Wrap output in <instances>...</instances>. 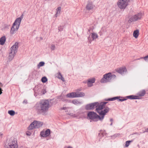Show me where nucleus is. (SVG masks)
<instances>
[{"label": "nucleus", "mask_w": 148, "mask_h": 148, "mask_svg": "<svg viewBox=\"0 0 148 148\" xmlns=\"http://www.w3.org/2000/svg\"><path fill=\"white\" fill-rule=\"evenodd\" d=\"M51 49L52 50H54L55 49V48H56V47L55 46V45H51Z\"/></svg>", "instance_id": "72a5a7b5"}, {"label": "nucleus", "mask_w": 148, "mask_h": 148, "mask_svg": "<svg viewBox=\"0 0 148 148\" xmlns=\"http://www.w3.org/2000/svg\"><path fill=\"white\" fill-rule=\"evenodd\" d=\"M26 134H27V135L29 136V135H30V134H31V133H27H27H26Z\"/></svg>", "instance_id": "ea45409f"}, {"label": "nucleus", "mask_w": 148, "mask_h": 148, "mask_svg": "<svg viewBox=\"0 0 148 148\" xmlns=\"http://www.w3.org/2000/svg\"><path fill=\"white\" fill-rule=\"evenodd\" d=\"M63 29V28L61 27H58V30L59 31H62Z\"/></svg>", "instance_id": "e433bc0d"}, {"label": "nucleus", "mask_w": 148, "mask_h": 148, "mask_svg": "<svg viewBox=\"0 0 148 148\" xmlns=\"http://www.w3.org/2000/svg\"><path fill=\"white\" fill-rule=\"evenodd\" d=\"M18 43L16 42L10 48L11 51L9 53V60H12L14 57L16 53L17 52V50L18 47Z\"/></svg>", "instance_id": "39448f33"}, {"label": "nucleus", "mask_w": 148, "mask_h": 148, "mask_svg": "<svg viewBox=\"0 0 148 148\" xmlns=\"http://www.w3.org/2000/svg\"><path fill=\"white\" fill-rule=\"evenodd\" d=\"M107 134L105 131L101 130L99 133V135L100 137H103L106 136Z\"/></svg>", "instance_id": "aec40b11"}, {"label": "nucleus", "mask_w": 148, "mask_h": 148, "mask_svg": "<svg viewBox=\"0 0 148 148\" xmlns=\"http://www.w3.org/2000/svg\"><path fill=\"white\" fill-rule=\"evenodd\" d=\"M45 135L46 136H48L50 134V130L49 129L47 130L45 132Z\"/></svg>", "instance_id": "a878e982"}, {"label": "nucleus", "mask_w": 148, "mask_h": 148, "mask_svg": "<svg viewBox=\"0 0 148 148\" xmlns=\"http://www.w3.org/2000/svg\"><path fill=\"white\" fill-rule=\"evenodd\" d=\"M49 107V101L46 100L40 101L38 105L36 106L35 109L38 114L46 115Z\"/></svg>", "instance_id": "f257e3e1"}, {"label": "nucleus", "mask_w": 148, "mask_h": 148, "mask_svg": "<svg viewBox=\"0 0 148 148\" xmlns=\"http://www.w3.org/2000/svg\"><path fill=\"white\" fill-rule=\"evenodd\" d=\"M145 132H148V128L146 129L145 131H144L143 133H145Z\"/></svg>", "instance_id": "58836bf2"}, {"label": "nucleus", "mask_w": 148, "mask_h": 148, "mask_svg": "<svg viewBox=\"0 0 148 148\" xmlns=\"http://www.w3.org/2000/svg\"><path fill=\"white\" fill-rule=\"evenodd\" d=\"M2 89L0 87V95H1L2 93Z\"/></svg>", "instance_id": "4c0bfd02"}, {"label": "nucleus", "mask_w": 148, "mask_h": 148, "mask_svg": "<svg viewBox=\"0 0 148 148\" xmlns=\"http://www.w3.org/2000/svg\"><path fill=\"white\" fill-rule=\"evenodd\" d=\"M143 58L144 59V60L145 61H147V60L148 61V55L147 56H145V57H141L140 58L136 59V60H139L140 59H143Z\"/></svg>", "instance_id": "c756f323"}, {"label": "nucleus", "mask_w": 148, "mask_h": 148, "mask_svg": "<svg viewBox=\"0 0 148 148\" xmlns=\"http://www.w3.org/2000/svg\"><path fill=\"white\" fill-rule=\"evenodd\" d=\"M146 94V91L144 90H143L139 92L137 94V95L139 97L144 96Z\"/></svg>", "instance_id": "a211bd4d"}, {"label": "nucleus", "mask_w": 148, "mask_h": 148, "mask_svg": "<svg viewBox=\"0 0 148 148\" xmlns=\"http://www.w3.org/2000/svg\"><path fill=\"white\" fill-rule=\"evenodd\" d=\"M42 125V122L35 121L29 125L28 129L31 130L34 128H38L41 127Z\"/></svg>", "instance_id": "0eeeda50"}, {"label": "nucleus", "mask_w": 148, "mask_h": 148, "mask_svg": "<svg viewBox=\"0 0 148 148\" xmlns=\"http://www.w3.org/2000/svg\"><path fill=\"white\" fill-rule=\"evenodd\" d=\"M138 97V96H134V95H130L129 96H127L126 97L127 98V99H137L138 98L137 97Z\"/></svg>", "instance_id": "4be33fe9"}, {"label": "nucleus", "mask_w": 148, "mask_h": 148, "mask_svg": "<svg viewBox=\"0 0 148 148\" xmlns=\"http://www.w3.org/2000/svg\"><path fill=\"white\" fill-rule=\"evenodd\" d=\"M98 102H95L93 103H90L86 105L85 107V108L86 110H90L93 109L95 108H96L98 107Z\"/></svg>", "instance_id": "9d476101"}, {"label": "nucleus", "mask_w": 148, "mask_h": 148, "mask_svg": "<svg viewBox=\"0 0 148 148\" xmlns=\"http://www.w3.org/2000/svg\"><path fill=\"white\" fill-rule=\"evenodd\" d=\"M129 0H119L117 3V5L121 9H125L128 5V3Z\"/></svg>", "instance_id": "6e6552de"}, {"label": "nucleus", "mask_w": 148, "mask_h": 148, "mask_svg": "<svg viewBox=\"0 0 148 148\" xmlns=\"http://www.w3.org/2000/svg\"><path fill=\"white\" fill-rule=\"evenodd\" d=\"M139 34V31L137 29L134 32L133 35V36L135 38H137Z\"/></svg>", "instance_id": "412c9836"}, {"label": "nucleus", "mask_w": 148, "mask_h": 148, "mask_svg": "<svg viewBox=\"0 0 148 148\" xmlns=\"http://www.w3.org/2000/svg\"><path fill=\"white\" fill-rule=\"evenodd\" d=\"M142 16L143 14L142 13H138L131 17L129 20L128 22L129 23H131L132 22L136 21L141 19Z\"/></svg>", "instance_id": "1a4fd4ad"}, {"label": "nucleus", "mask_w": 148, "mask_h": 148, "mask_svg": "<svg viewBox=\"0 0 148 148\" xmlns=\"http://www.w3.org/2000/svg\"><path fill=\"white\" fill-rule=\"evenodd\" d=\"M67 148H72L70 146H69Z\"/></svg>", "instance_id": "c03bdc74"}, {"label": "nucleus", "mask_w": 148, "mask_h": 148, "mask_svg": "<svg viewBox=\"0 0 148 148\" xmlns=\"http://www.w3.org/2000/svg\"><path fill=\"white\" fill-rule=\"evenodd\" d=\"M120 97H114L111 98H109L107 99H105V100L106 101H113L116 99H118V101H123L127 99L123 98L122 97H121V99H119Z\"/></svg>", "instance_id": "f8f14e48"}, {"label": "nucleus", "mask_w": 148, "mask_h": 148, "mask_svg": "<svg viewBox=\"0 0 148 148\" xmlns=\"http://www.w3.org/2000/svg\"><path fill=\"white\" fill-rule=\"evenodd\" d=\"M6 38L5 36L1 37L0 39V44L1 45H3L5 42Z\"/></svg>", "instance_id": "6ab92c4d"}, {"label": "nucleus", "mask_w": 148, "mask_h": 148, "mask_svg": "<svg viewBox=\"0 0 148 148\" xmlns=\"http://www.w3.org/2000/svg\"><path fill=\"white\" fill-rule=\"evenodd\" d=\"M45 132L43 131L41 132L40 134V135L41 136L43 137L46 136V135H45Z\"/></svg>", "instance_id": "473e14b6"}, {"label": "nucleus", "mask_w": 148, "mask_h": 148, "mask_svg": "<svg viewBox=\"0 0 148 148\" xmlns=\"http://www.w3.org/2000/svg\"><path fill=\"white\" fill-rule=\"evenodd\" d=\"M45 63L43 62H40L39 64L38 65V67H39L40 66H43L44 65Z\"/></svg>", "instance_id": "7c9ffc66"}, {"label": "nucleus", "mask_w": 148, "mask_h": 148, "mask_svg": "<svg viewBox=\"0 0 148 148\" xmlns=\"http://www.w3.org/2000/svg\"><path fill=\"white\" fill-rule=\"evenodd\" d=\"M72 103L74 104L77 105L79 103H81L79 101L76 100H73L72 101Z\"/></svg>", "instance_id": "cd10ccee"}, {"label": "nucleus", "mask_w": 148, "mask_h": 148, "mask_svg": "<svg viewBox=\"0 0 148 148\" xmlns=\"http://www.w3.org/2000/svg\"><path fill=\"white\" fill-rule=\"evenodd\" d=\"M22 16V15L21 17L16 18L15 20L11 29L10 31L11 34H14L19 28L20 25L23 18Z\"/></svg>", "instance_id": "7ed1b4c3"}, {"label": "nucleus", "mask_w": 148, "mask_h": 148, "mask_svg": "<svg viewBox=\"0 0 148 148\" xmlns=\"http://www.w3.org/2000/svg\"><path fill=\"white\" fill-rule=\"evenodd\" d=\"M95 79L92 78L89 79L87 80V84L88 86L91 87L92 86V84L95 82Z\"/></svg>", "instance_id": "2eb2a0df"}, {"label": "nucleus", "mask_w": 148, "mask_h": 148, "mask_svg": "<svg viewBox=\"0 0 148 148\" xmlns=\"http://www.w3.org/2000/svg\"><path fill=\"white\" fill-rule=\"evenodd\" d=\"M77 97H83L85 95V94L82 92H77Z\"/></svg>", "instance_id": "b1692460"}, {"label": "nucleus", "mask_w": 148, "mask_h": 148, "mask_svg": "<svg viewBox=\"0 0 148 148\" xmlns=\"http://www.w3.org/2000/svg\"><path fill=\"white\" fill-rule=\"evenodd\" d=\"M91 37L92 38L91 40V38L89 37L88 38V41L90 43L92 40H94L96 38H97L98 37L97 34L95 33H93L91 34Z\"/></svg>", "instance_id": "ddd939ff"}, {"label": "nucleus", "mask_w": 148, "mask_h": 148, "mask_svg": "<svg viewBox=\"0 0 148 148\" xmlns=\"http://www.w3.org/2000/svg\"><path fill=\"white\" fill-rule=\"evenodd\" d=\"M134 134H138L139 135V134H138V133H137V132H136V133H134Z\"/></svg>", "instance_id": "37998d69"}, {"label": "nucleus", "mask_w": 148, "mask_h": 148, "mask_svg": "<svg viewBox=\"0 0 148 148\" xmlns=\"http://www.w3.org/2000/svg\"><path fill=\"white\" fill-rule=\"evenodd\" d=\"M116 77V76L114 74H112L109 73L104 75L103 77L101 80V82L102 83H105L110 82L115 79Z\"/></svg>", "instance_id": "20e7f679"}, {"label": "nucleus", "mask_w": 148, "mask_h": 148, "mask_svg": "<svg viewBox=\"0 0 148 148\" xmlns=\"http://www.w3.org/2000/svg\"><path fill=\"white\" fill-rule=\"evenodd\" d=\"M47 80V78L45 77H43L41 79V81L43 83L46 82Z\"/></svg>", "instance_id": "c85d7f7f"}, {"label": "nucleus", "mask_w": 148, "mask_h": 148, "mask_svg": "<svg viewBox=\"0 0 148 148\" xmlns=\"http://www.w3.org/2000/svg\"><path fill=\"white\" fill-rule=\"evenodd\" d=\"M62 109L63 110H65L66 109V107H63L62 108Z\"/></svg>", "instance_id": "a19ab883"}, {"label": "nucleus", "mask_w": 148, "mask_h": 148, "mask_svg": "<svg viewBox=\"0 0 148 148\" xmlns=\"http://www.w3.org/2000/svg\"><path fill=\"white\" fill-rule=\"evenodd\" d=\"M66 97L69 98H75L77 97V92H72L67 94Z\"/></svg>", "instance_id": "f3484780"}, {"label": "nucleus", "mask_w": 148, "mask_h": 148, "mask_svg": "<svg viewBox=\"0 0 148 148\" xmlns=\"http://www.w3.org/2000/svg\"><path fill=\"white\" fill-rule=\"evenodd\" d=\"M61 9V7H58L56 9L57 12L56 14V17H57V15L58 14H59L60 13V11Z\"/></svg>", "instance_id": "393cba45"}, {"label": "nucleus", "mask_w": 148, "mask_h": 148, "mask_svg": "<svg viewBox=\"0 0 148 148\" xmlns=\"http://www.w3.org/2000/svg\"><path fill=\"white\" fill-rule=\"evenodd\" d=\"M8 113L11 116H13L15 114L14 111L13 110H10L8 111Z\"/></svg>", "instance_id": "bb28decb"}, {"label": "nucleus", "mask_w": 148, "mask_h": 148, "mask_svg": "<svg viewBox=\"0 0 148 148\" xmlns=\"http://www.w3.org/2000/svg\"><path fill=\"white\" fill-rule=\"evenodd\" d=\"M116 71L118 73L122 74L127 72V69L126 68H121L119 69H117Z\"/></svg>", "instance_id": "dca6fc26"}, {"label": "nucleus", "mask_w": 148, "mask_h": 148, "mask_svg": "<svg viewBox=\"0 0 148 148\" xmlns=\"http://www.w3.org/2000/svg\"><path fill=\"white\" fill-rule=\"evenodd\" d=\"M0 84H1V86H3V84H1V83H0Z\"/></svg>", "instance_id": "a18cd8bd"}, {"label": "nucleus", "mask_w": 148, "mask_h": 148, "mask_svg": "<svg viewBox=\"0 0 148 148\" xmlns=\"http://www.w3.org/2000/svg\"><path fill=\"white\" fill-rule=\"evenodd\" d=\"M95 6L92 2H89L86 5V8L87 10H90L93 9Z\"/></svg>", "instance_id": "4468645a"}, {"label": "nucleus", "mask_w": 148, "mask_h": 148, "mask_svg": "<svg viewBox=\"0 0 148 148\" xmlns=\"http://www.w3.org/2000/svg\"><path fill=\"white\" fill-rule=\"evenodd\" d=\"M97 108L96 109V111L99 114L100 116L93 112H89L87 115L88 117L90 119L96 121H98V119L100 121H102L105 115L110 110V109L108 108H107L103 111H100L99 110H97Z\"/></svg>", "instance_id": "f03ea898"}, {"label": "nucleus", "mask_w": 148, "mask_h": 148, "mask_svg": "<svg viewBox=\"0 0 148 148\" xmlns=\"http://www.w3.org/2000/svg\"><path fill=\"white\" fill-rule=\"evenodd\" d=\"M58 77L59 79H60L62 80L63 82H64L65 80L64 79V78L63 77L62 75L60 72H58Z\"/></svg>", "instance_id": "5701e85b"}, {"label": "nucleus", "mask_w": 148, "mask_h": 148, "mask_svg": "<svg viewBox=\"0 0 148 148\" xmlns=\"http://www.w3.org/2000/svg\"><path fill=\"white\" fill-rule=\"evenodd\" d=\"M5 146L8 148H18V146L17 141L15 140L11 139L7 140L5 144Z\"/></svg>", "instance_id": "423d86ee"}, {"label": "nucleus", "mask_w": 148, "mask_h": 148, "mask_svg": "<svg viewBox=\"0 0 148 148\" xmlns=\"http://www.w3.org/2000/svg\"><path fill=\"white\" fill-rule=\"evenodd\" d=\"M108 103V102H101L99 103H98V107L97 108V110H99L100 111H103L107 108H109L108 107H106L105 105Z\"/></svg>", "instance_id": "9b49d317"}, {"label": "nucleus", "mask_w": 148, "mask_h": 148, "mask_svg": "<svg viewBox=\"0 0 148 148\" xmlns=\"http://www.w3.org/2000/svg\"><path fill=\"white\" fill-rule=\"evenodd\" d=\"M23 103L27 104V100L26 99H25L23 101Z\"/></svg>", "instance_id": "c9c22d12"}, {"label": "nucleus", "mask_w": 148, "mask_h": 148, "mask_svg": "<svg viewBox=\"0 0 148 148\" xmlns=\"http://www.w3.org/2000/svg\"><path fill=\"white\" fill-rule=\"evenodd\" d=\"M132 141H130V140L127 141H126V144L125 145V146L126 147H128L129 146L130 142H131Z\"/></svg>", "instance_id": "2f4dec72"}, {"label": "nucleus", "mask_w": 148, "mask_h": 148, "mask_svg": "<svg viewBox=\"0 0 148 148\" xmlns=\"http://www.w3.org/2000/svg\"><path fill=\"white\" fill-rule=\"evenodd\" d=\"M110 121L111 122V123L110 124V125H112V123L113 121V120L112 118L110 119Z\"/></svg>", "instance_id": "f704fd0d"}, {"label": "nucleus", "mask_w": 148, "mask_h": 148, "mask_svg": "<svg viewBox=\"0 0 148 148\" xmlns=\"http://www.w3.org/2000/svg\"><path fill=\"white\" fill-rule=\"evenodd\" d=\"M46 92L45 91V90H44L43 92V94H44Z\"/></svg>", "instance_id": "79ce46f5"}]
</instances>
